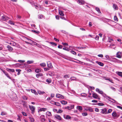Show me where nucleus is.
<instances>
[{
  "label": "nucleus",
  "mask_w": 122,
  "mask_h": 122,
  "mask_svg": "<svg viewBox=\"0 0 122 122\" xmlns=\"http://www.w3.org/2000/svg\"><path fill=\"white\" fill-rule=\"evenodd\" d=\"M44 70L45 71H46L49 70V69L48 68H44Z\"/></svg>",
  "instance_id": "obj_63"
},
{
  "label": "nucleus",
  "mask_w": 122,
  "mask_h": 122,
  "mask_svg": "<svg viewBox=\"0 0 122 122\" xmlns=\"http://www.w3.org/2000/svg\"><path fill=\"white\" fill-rule=\"evenodd\" d=\"M117 74L119 76L122 77V72H118Z\"/></svg>",
  "instance_id": "obj_35"
},
{
  "label": "nucleus",
  "mask_w": 122,
  "mask_h": 122,
  "mask_svg": "<svg viewBox=\"0 0 122 122\" xmlns=\"http://www.w3.org/2000/svg\"><path fill=\"white\" fill-rule=\"evenodd\" d=\"M96 10L99 13H101V12L100 11V9L99 8L97 7H96L95 8Z\"/></svg>",
  "instance_id": "obj_25"
},
{
  "label": "nucleus",
  "mask_w": 122,
  "mask_h": 122,
  "mask_svg": "<svg viewBox=\"0 0 122 122\" xmlns=\"http://www.w3.org/2000/svg\"><path fill=\"white\" fill-rule=\"evenodd\" d=\"M59 15L61 16H63L64 15L63 11H61L60 10H59Z\"/></svg>",
  "instance_id": "obj_20"
},
{
  "label": "nucleus",
  "mask_w": 122,
  "mask_h": 122,
  "mask_svg": "<svg viewBox=\"0 0 122 122\" xmlns=\"http://www.w3.org/2000/svg\"><path fill=\"white\" fill-rule=\"evenodd\" d=\"M82 116H85L87 115V113L83 112L82 113Z\"/></svg>",
  "instance_id": "obj_40"
},
{
  "label": "nucleus",
  "mask_w": 122,
  "mask_h": 122,
  "mask_svg": "<svg viewBox=\"0 0 122 122\" xmlns=\"http://www.w3.org/2000/svg\"><path fill=\"white\" fill-rule=\"evenodd\" d=\"M12 45H13L14 46H15L16 45V43L15 42H12Z\"/></svg>",
  "instance_id": "obj_61"
},
{
  "label": "nucleus",
  "mask_w": 122,
  "mask_h": 122,
  "mask_svg": "<svg viewBox=\"0 0 122 122\" xmlns=\"http://www.w3.org/2000/svg\"><path fill=\"white\" fill-rule=\"evenodd\" d=\"M71 52L74 55H76V53L74 51H71Z\"/></svg>",
  "instance_id": "obj_48"
},
{
  "label": "nucleus",
  "mask_w": 122,
  "mask_h": 122,
  "mask_svg": "<svg viewBox=\"0 0 122 122\" xmlns=\"http://www.w3.org/2000/svg\"><path fill=\"white\" fill-rule=\"evenodd\" d=\"M96 63L101 66H103L104 65L101 62L97 61H96Z\"/></svg>",
  "instance_id": "obj_15"
},
{
  "label": "nucleus",
  "mask_w": 122,
  "mask_h": 122,
  "mask_svg": "<svg viewBox=\"0 0 122 122\" xmlns=\"http://www.w3.org/2000/svg\"><path fill=\"white\" fill-rule=\"evenodd\" d=\"M70 79L71 80V81H77L78 80L77 79L76 77H71L70 78Z\"/></svg>",
  "instance_id": "obj_19"
},
{
  "label": "nucleus",
  "mask_w": 122,
  "mask_h": 122,
  "mask_svg": "<svg viewBox=\"0 0 122 122\" xmlns=\"http://www.w3.org/2000/svg\"><path fill=\"white\" fill-rule=\"evenodd\" d=\"M85 110L87 111H89L91 112H92L93 111V110L90 107H87L85 109Z\"/></svg>",
  "instance_id": "obj_2"
},
{
  "label": "nucleus",
  "mask_w": 122,
  "mask_h": 122,
  "mask_svg": "<svg viewBox=\"0 0 122 122\" xmlns=\"http://www.w3.org/2000/svg\"><path fill=\"white\" fill-rule=\"evenodd\" d=\"M47 110L46 108H42L40 109V111H45Z\"/></svg>",
  "instance_id": "obj_30"
},
{
  "label": "nucleus",
  "mask_w": 122,
  "mask_h": 122,
  "mask_svg": "<svg viewBox=\"0 0 122 122\" xmlns=\"http://www.w3.org/2000/svg\"><path fill=\"white\" fill-rule=\"evenodd\" d=\"M47 66L48 67L51 68L52 67L51 63L50 61H49L47 62Z\"/></svg>",
  "instance_id": "obj_7"
},
{
  "label": "nucleus",
  "mask_w": 122,
  "mask_h": 122,
  "mask_svg": "<svg viewBox=\"0 0 122 122\" xmlns=\"http://www.w3.org/2000/svg\"><path fill=\"white\" fill-rule=\"evenodd\" d=\"M7 71H10L12 72H14L15 71V70L13 69H8Z\"/></svg>",
  "instance_id": "obj_43"
},
{
  "label": "nucleus",
  "mask_w": 122,
  "mask_h": 122,
  "mask_svg": "<svg viewBox=\"0 0 122 122\" xmlns=\"http://www.w3.org/2000/svg\"><path fill=\"white\" fill-rule=\"evenodd\" d=\"M112 115L114 117H118L119 116L117 115V113L115 112L113 113H112Z\"/></svg>",
  "instance_id": "obj_12"
},
{
  "label": "nucleus",
  "mask_w": 122,
  "mask_h": 122,
  "mask_svg": "<svg viewBox=\"0 0 122 122\" xmlns=\"http://www.w3.org/2000/svg\"><path fill=\"white\" fill-rule=\"evenodd\" d=\"M74 105H72L70 107V110H71V109H73L74 108Z\"/></svg>",
  "instance_id": "obj_58"
},
{
  "label": "nucleus",
  "mask_w": 122,
  "mask_h": 122,
  "mask_svg": "<svg viewBox=\"0 0 122 122\" xmlns=\"http://www.w3.org/2000/svg\"><path fill=\"white\" fill-rule=\"evenodd\" d=\"M96 91L98 92L99 93L101 94H102L103 93V92L102 91L100 90L98 88H97L96 89Z\"/></svg>",
  "instance_id": "obj_18"
},
{
  "label": "nucleus",
  "mask_w": 122,
  "mask_h": 122,
  "mask_svg": "<svg viewBox=\"0 0 122 122\" xmlns=\"http://www.w3.org/2000/svg\"><path fill=\"white\" fill-rule=\"evenodd\" d=\"M102 113L103 114H107V110L106 108H104L102 110Z\"/></svg>",
  "instance_id": "obj_9"
},
{
  "label": "nucleus",
  "mask_w": 122,
  "mask_h": 122,
  "mask_svg": "<svg viewBox=\"0 0 122 122\" xmlns=\"http://www.w3.org/2000/svg\"><path fill=\"white\" fill-rule=\"evenodd\" d=\"M40 65L42 67H45L46 66V64L45 63H40Z\"/></svg>",
  "instance_id": "obj_26"
},
{
  "label": "nucleus",
  "mask_w": 122,
  "mask_h": 122,
  "mask_svg": "<svg viewBox=\"0 0 122 122\" xmlns=\"http://www.w3.org/2000/svg\"><path fill=\"white\" fill-rule=\"evenodd\" d=\"M114 20L116 21H118V19L117 18V16L115 15L114 17Z\"/></svg>",
  "instance_id": "obj_36"
},
{
  "label": "nucleus",
  "mask_w": 122,
  "mask_h": 122,
  "mask_svg": "<svg viewBox=\"0 0 122 122\" xmlns=\"http://www.w3.org/2000/svg\"><path fill=\"white\" fill-rule=\"evenodd\" d=\"M46 115L49 116H51V113L49 111H47L46 112Z\"/></svg>",
  "instance_id": "obj_22"
},
{
  "label": "nucleus",
  "mask_w": 122,
  "mask_h": 122,
  "mask_svg": "<svg viewBox=\"0 0 122 122\" xmlns=\"http://www.w3.org/2000/svg\"><path fill=\"white\" fill-rule=\"evenodd\" d=\"M7 114V113L6 112H1V115H2L3 116L6 115Z\"/></svg>",
  "instance_id": "obj_32"
},
{
  "label": "nucleus",
  "mask_w": 122,
  "mask_h": 122,
  "mask_svg": "<svg viewBox=\"0 0 122 122\" xmlns=\"http://www.w3.org/2000/svg\"><path fill=\"white\" fill-rule=\"evenodd\" d=\"M34 61H27V63L29 64H31Z\"/></svg>",
  "instance_id": "obj_33"
},
{
  "label": "nucleus",
  "mask_w": 122,
  "mask_h": 122,
  "mask_svg": "<svg viewBox=\"0 0 122 122\" xmlns=\"http://www.w3.org/2000/svg\"><path fill=\"white\" fill-rule=\"evenodd\" d=\"M55 105L57 106H60V104L59 103L57 102H56Z\"/></svg>",
  "instance_id": "obj_39"
},
{
  "label": "nucleus",
  "mask_w": 122,
  "mask_h": 122,
  "mask_svg": "<svg viewBox=\"0 0 122 122\" xmlns=\"http://www.w3.org/2000/svg\"><path fill=\"white\" fill-rule=\"evenodd\" d=\"M25 38L27 40H28L30 42L31 41L33 43L34 42V41H32L31 39H29V38H27V37H25Z\"/></svg>",
  "instance_id": "obj_50"
},
{
  "label": "nucleus",
  "mask_w": 122,
  "mask_h": 122,
  "mask_svg": "<svg viewBox=\"0 0 122 122\" xmlns=\"http://www.w3.org/2000/svg\"><path fill=\"white\" fill-rule=\"evenodd\" d=\"M93 97L94 98L97 99L98 100H100V98L98 96L96 93H93L92 94Z\"/></svg>",
  "instance_id": "obj_3"
},
{
  "label": "nucleus",
  "mask_w": 122,
  "mask_h": 122,
  "mask_svg": "<svg viewBox=\"0 0 122 122\" xmlns=\"http://www.w3.org/2000/svg\"><path fill=\"white\" fill-rule=\"evenodd\" d=\"M31 91L32 93H34L35 95H36L37 94V92L35 90L31 89Z\"/></svg>",
  "instance_id": "obj_24"
},
{
  "label": "nucleus",
  "mask_w": 122,
  "mask_h": 122,
  "mask_svg": "<svg viewBox=\"0 0 122 122\" xmlns=\"http://www.w3.org/2000/svg\"><path fill=\"white\" fill-rule=\"evenodd\" d=\"M56 102L51 101L50 103L52 104L55 105Z\"/></svg>",
  "instance_id": "obj_54"
},
{
  "label": "nucleus",
  "mask_w": 122,
  "mask_h": 122,
  "mask_svg": "<svg viewBox=\"0 0 122 122\" xmlns=\"http://www.w3.org/2000/svg\"><path fill=\"white\" fill-rule=\"evenodd\" d=\"M46 81L48 83H50L51 82V80L50 79H47L46 80Z\"/></svg>",
  "instance_id": "obj_31"
},
{
  "label": "nucleus",
  "mask_w": 122,
  "mask_h": 122,
  "mask_svg": "<svg viewBox=\"0 0 122 122\" xmlns=\"http://www.w3.org/2000/svg\"><path fill=\"white\" fill-rule=\"evenodd\" d=\"M77 49L79 50L81 49H83V47H76Z\"/></svg>",
  "instance_id": "obj_52"
},
{
  "label": "nucleus",
  "mask_w": 122,
  "mask_h": 122,
  "mask_svg": "<svg viewBox=\"0 0 122 122\" xmlns=\"http://www.w3.org/2000/svg\"><path fill=\"white\" fill-rule=\"evenodd\" d=\"M7 47L8 48V50L9 51H11L13 50V48L9 45H8L7 46Z\"/></svg>",
  "instance_id": "obj_13"
},
{
  "label": "nucleus",
  "mask_w": 122,
  "mask_h": 122,
  "mask_svg": "<svg viewBox=\"0 0 122 122\" xmlns=\"http://www.w3.org/2000/svg\"><path fill=\"white\" fill-rule=\"evenodd\" d=\"M56 97L57 98H61L62 99H64V97L63 96L59 94H56Z\"/></svg>",
  "instance_id": "obj_5"
},
{
  "label": "nucleus",
  "mask_w": 122,
  "mask_h": 122,
  "mask_svg": "<svg viewBox=\"0 0 122 122\" xmlns=\"http://www.w3.org/2000/svg\"><path fill=\"white\" fill-rule=\"evenodd\" d=\"M110 88H111L112 90L114 91H116V89L114 88L112 86H110Z\"/></svg>",
  "instance_id": "obj_42"
},
{
  "label": "nucleus",
  "mask_w": 122,
  "mask_h": 122,
  "mask_svg": "<svg viewBox=\"0 0 122 122\" xmlns=\"http://www.w3.org/2000/svg\"><path fill=\"white\" fill-rule=\"evenodd\" d=\"M41 119V121L42 122H44L45 120V116L43 115H41L40 117Z\"/></svg>",
  "instance_id": "obj_10"
},
{
  "label": "nucleus",
  "mask_w": 122,
  "mask_h": 122,
  "mask_svg": "<svg viewBox=\"0 0 122 122\" xmlns=\"http://www.w3.org/2000/svg\"><path fill=\"white\" fill-rule=\"evenodd\" d=\"M50 43L52 45H54V46H56L57 45L56 43H55L53 42H50Z\"/></svg>",
  "instance_id": "obj_41"
},
{
  "label": "nucleus",
  "mask_w": 122,
  "mask_h": 122,
  "mask_svg": "<svg viewBox=\"0 0 122 122\" xmlns=\"http://www.w3.org/2000/svg\"><path fill=\"white\" fill-rule=\"evenodd\" d=\"M62 44L63 45L66 46H68V44L66 43H64L63 42H62Z\"/></svg>",
  "instance_id": "obj_53"
},
{
  "label": "nucleus",
  "mask_w": 122,
  "mask_h": 122,
  "mask_svg": "<svg viewBox=\"0 0 122 122\" xmlns=\"http://www.w3.org/2000/svg\"><path fill=\"white\" fill-rule=\"evenodd\" d=\"M77 2L80 5H83L85 4V2L83 0H78L77 1Z\"/></svg>",
  "instance_id": "obj_8"
},
{
  "label": "nucleus",
  "mask_w": 122,
  "mask_h": 122,
  "mask_svg": "<svg viewBox=\"0 0 122 122\" xmlns=\"http://www.w3.org/2000/svg\"><path fill=\"white\" fill-rule=\"evenodd\" d=\"M29 118L31 122H34V119L33 118L31 117H29Z\"/></svg>",
  "instance_id": "obj_38"
},
{
  "label": "nucleus",
  "mask_w": 122,
  "mask_h": 122,
  "mask_svg": "<svg viewBox=\"0 0 122 122\" xmlns=\"http://www.w3.org/2000/svg\"><path fill=\"white\" fill-rule=\"evenodd\" d=\"M61 31L63 33L65 34L67 33V32L65 30H61Z\"/></svg>",
  "instance_id": "obj_56"
},
{
  "label": "nucleus",
  "mask_w": 122,
  "mask_h": 122,
  "mask_svg": "<svg viewBox=\"0 0 122 122\" xmlns=\"http://www.w3.org/2000/svg\"><path fill=\"white\" fill-rule=\"evenodd\" d=\"M64 117L65 118L68 120L70 119L71 118V117L70 116L68 115H66V117H65V116L64 115Z\"/></svg>",
  "instance_id": "obj_17"
},
{
  "label": "nucleus",
  "mask_w": 122,
  "mask_h": 122,
  "mask_svg": "<svg viewBox=\"0 0 122 122\" xmlns=\"http://www.w3.org/2000/svg\"><path fill=\"white\" fill-rule=\"evenodd\" d=\"M5 74L7 76V77H8L10 79H11V78L9 76V75L8 74V73L7 72H6L5 73Z\"/></svg>",
  "instance_id": "obj_37"
},
{
  "label": "nucleus",
  "mask_w": 122,
  "mask_h": 122,
  "mask_svg": "<svg viewBox=\"0 0 122 122\" xmlns=\"http://www.w3.org/2000/svg\"><path fill=\"white\" fill-rule=\"evenodd\" d=\"M98 105L99 106H103L104 105V104L102 103H98Z\"/></svg>",
  "instance_id": "obj_45"
},
{
  "label": "nucleus",
  "mask_w": 122,
  "mask_h": 122,
  "mask_svg": "<svg viewBox=\"0 0 122 122\" xmlns=\"http://www.w3.org/2000/svg\"><path fill=\"white\" fill-rule=\"evenodd\" d=\"M56 19L58 20L59 19V17L58 15H56Z\"/></svg>",
  "instance_id": "obj_60"
},
{
  "label": "nucleus",
  "mask_w": 122,
  "mask_h": 122,
  "mask_svg": "<svg viewBox=\"0 0 122 122\" xmlns=\"http://www.w3.org/2000/svg\"><path fill=\"white\" fill-rule=\"evenodd\" d=\"M38 93L40 94H43L45 93L44 91H41L39 90L38 91Z\"/></svg>",
  "instance_id": "obj_23"
},
{
  "label": "nucleus",
  "mask_w": 122,
  "mask_h": 122,
  "mask_svg": "<svg viewBox=\"0 0 122 122\" xmlns=\"http://www.w3.org/2000/svg\"><path fill=\"white\" fill-rule=\"evenodd\" d=\"M81 95L82 96H86V94L84 93H83L81 94Z\"/></svg>",
  "instance_id": "obj_62"
},
{
  "label": "nucleus",
  "mask_w": 122,
  "mask_h": 122,
  "mask_svg": "<svg viewBox=\"0 0 122 122\" xmlns=\"http://www.w3.org/2000/svg\"><path fill=\"white\" fill-rule=\"evenodd\" d=\"M99 37L98 36H96L95 39L96 40H98L99 39Z\"/></svg>",
  "instance_id": "obj_64"
},
{
  "label": "nucleus",
  "mask_w": 122,
  "mask_h": 122,
  "mask_svg": "<svg viewBox=\"0 0 122 122\" xmlns=\"http://www.w3.org/2000/svg\"><path fill=\"white\" fill-rule=\"evenodd\" d=\"M113 7L116 10H117L118 8L117 5L113 4Z\"/></svg>",
  "instance_id": "obj_16"
},
{
  "label": "nucleus",
  "mask_w": 122,
  "mask_h": 122,
  "mask_svg": "<svg viewBox=\"0 0 122 122\" xmlns=\"http://www.w3.org/2000/svg\"><path fill=\"white\" fill-rule=\"evenodd\" d=\"M29 107L30 108V109L31 111H32V114H33L34 113L35 107L33 106H30V105L29 106Z\"/></svg>",
  "instance_id": "obj_4"
},
{
  "label": "nucleus",
  "mask_w": 122,
  "mask_h": 122,
  "mask_svg": "<svg viewBox=\"0 0 122 122\" xmlns=\"http://www.w3.org/2000/svg\"><path fill=\"white\" fill-rule=\"evenodd\" d=\"M41 71V70L39 69H36L35 70V72L36 73H39Z\"/></svg>",
  "instance_id": "obj_28"
},
{
  "label": "nucleus",
  "mask_w": 122,
  "mask_h": 122,
  "mask_svg": "<svg viewBox=\"0 0 122 122\" xmlns=\"http://www.w3.org/2000/svg\"><path fill=\"white\" fill-rule=\"evenodd\" d=\"M60 102L63 105H65L67 103V102L65 101H61Z\"/></svg>",
  "instance_id": "obj_21"
},
{
  "label": "nucleus",
  "mask_w": 122,
  "mask_h": 122,
  "mask_svg": "<svg viewBox=\"0 0 122 122\" xmlns=\"http://www.w3.org/2000/svg\"><path fill=\"white\" fill-rule=\"evenodd\" d=\"M18 61L21 63H24L25 62L24 60H18Z\"/></svg>",
  "instance_id": "obj_51"
},
{
  "label": "nucleus",
  "mask_w": 122,
  "mask_h": 122,
  "mask_svg": "<svg viewBox=\"0 0 122 122\" xmlns=\"http://www.w3.org/2000/svg\"><path fill=\"white\" fill-rule=\"evenodd\" d=\"M64 108L65 109H67L69 110H71L70 108V107L69 106H67L66 107H65Z\"/></svg>",
  "instance_id": "obj_55"
},
{
  "label": "nucleus",
  "mask_w": 122,
  "mask_h": 122,
  "mask_svg": "<svg viewBox=\"0 0 122 122\" xmlns=\"http://www.w3.org/2000/svg\"><path fill=\"white\" fill-rule=\"evenodd\" d=\"M77 109L80 112H81L82 110V107L80 106H77L76 107Z\"/></svg>",
  "instance_id": "obj_11"
},
{
  "label": "nucleus",
  "mask_w": 122,
  "mask_h": 122,
  "mask_svg": "<svg viewBox=\"0 0 122 122\" xmlns=\"http://www.w3.org/2000/svg\"><path fill=\"white\" fill-rule=\"evenodd\" d=\"M55 118L58 119L59 120H61V118L60 116L56 115L55 116Z\"/></svg>",
  "instance_id": "obj_14"
},
{
  "label": "nucleus",
  "mask_w": 122,
  "mask_h": 122,
  "mask_svg": "<svg viewBox=\"0 0 122 122\" xmlns=\"http://www.w3.org/2000/svg\"><path fill=\"white\" fill-rule=\"evenodd\" d=\"M9 18L6 16H4L2 17V19L3 21L7 20L9 19Z\"/></svg>",
  "instance_id": "obj_6"
},
{
  "label": "nucleus",
  "mask_w": 122,
  "mask_h": 122,
  "mask_svg": "<svg viewBox=\"0 0 122 122\" xmlns=\"http://www.w3.org/2000/svg\"><path fill=\"white\" fill-rule=\"evenodd\" d=\"M43 15H38V18L39 19L42 18L43 17Z\"/></svg>",
  "instance_id": "obj_47"
},
{
  "label": "nucleus",
  "mask_w": 122,
  "mask_h": 122,
  "mask_svg": "<svg viewBox=\"0 0 122 122\" xmlns=\"http://www.w3.org/2000/svg\"><path fill=\"white\" fill-rule=\"evenodd\" d=\"M54 96H55L54 94L52 93V94H51V97L52 98L53 97H54Z\"/></svg>",
  "instance_id": "obj_59"
},
{
  "label": "nucleus",
  "mask_w": 122,
  "mask_h": 122,
  "mask_svg": "<svg viewBox=\"0 0 122 122\" xmlns=\"http://www.w3.org/2000/svg\"><path fill=\"white\" fill-rule=\"evenodd\" d=\"M32 31L34 32L35 33H36V34H39V32L37 31V30H32Z\"/></svg>",
  "instance_id": "obj_34"
},
{
  "label": "nucleus",
  "mask_w": 122,
  "mask_h": 122,
  "mask_svg": "<svg viewBox=\"0 0 122 122\" xmlns=\"http://www.w3.org/2000/svg\"><path fill=\"white\" fill-rule=\"evenodd\" d=\"M97 56L98 57H103V55L102 54L98 55Z\"/></svg>",
  "instance_id": "obj_57"
},
{
  "label": "nucleus",
  "mask_w": 122,
  "mask_h": 122,
  "mask_svg": "<svg viewBox=\"0 0 122 122\" xmlns=\"http://www.w3.org/2000/svg\"><path fill=\"white\" fill-rule=\"evenodd\" d=\"M64 77L65 78H69L70 77V76L69 75H65L64 76Z\"/></svg>",
  "instance_id": "obj_44"
},
{
  "label": "nucleus",
  "mask_w": 122,
  "mask_h": 122,
  "mask_svg": "<svg viewBox=\"0 0 122 122\" xmlns=\"http://www.w3.org/2000/svg\"><path fill=\"white\" fill-rule=\"evenodd\" d=\"M112 111V110L111 109H109L108 110L107 112V113H110Z\"/></svg>",
  "instance_id": "obj_46"
},
{
  "label": "nucleus",
  "mask_w": 122,
  "mask_h": 122,
  "mask_svg": "<svg viewBox=\"0 0 122 122\" xmlns=\"http://www.w3.org/2000/svg\"><path fill=\"white\" fill-rule=\"evenodd\" d=\"M21 113H22V114L24 116H27L26 113H25L24 112H22Z\"/></svg>",
  "instance_id": "obj_49"
},
{
  "label": "nucleus",
  "mask_w": 122,
  "mask_h": 122,
  "mask_svg": "<svg viewBox=\"0 0 122 122\" xmlns=\"http://www.w3.org/2000/svg\"><path fill=\"white\" fill-rule=\"evenodd\" d=\"M116 57L119 58H121L122 56V52H118L116 54Z\"/></svg>",
  "instance_id": "obj_1"
},
{
  "label": "nucleus",
  "mask_w": 122,
  "mask_h": 122,
  "mask_svg": "<svg viewBox=\"0 0 122 122\" xmlns=\"http://www.w3.org/2000/svg\"><path fill=\"white\" fill-rule=\"evenodd\" d=\"M8 23L10 24L11 25H14V24L13 23V22L9 20L8 22Z\"/></svg>",
  "instance_id": "obj_29"
},
{
  "label": "nucleus",
  "mask_w": 122,
  "mask_h": 122,
  "mask_svg": "<svg viewBox=\"0 0 122 122\" xmlns=\"http://www.w3.org/2000/svg\"><path fill=\"white\" fill-rule=\"evenodd\" d=\"M43 76V74H42L40 73L36 75V76L37 78H39V76Z\"/></svg>",
  "instance_id": "obj_27"
}]
</instances>
